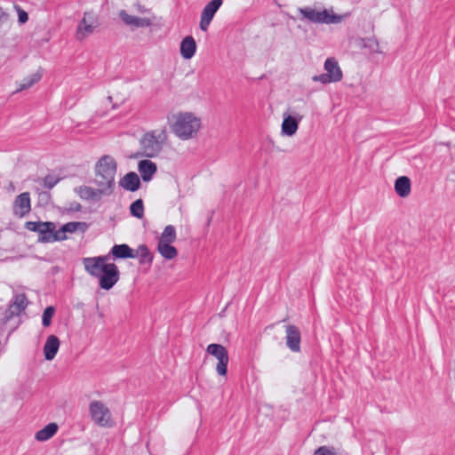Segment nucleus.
I'll list each match as a JSON object with an SVG mask.
<instances>
[{"mask_svg":"<svg viewBox=\"0 0 455 455\" xmlns=\"http://www.w3.org/2000/svg\"><path fill=\"white\" fill-rule=\"evenodd\" d=\"M109 255L87 257L82 259L85 271L99 279L100 287L110 290L119 281L120 271L114 263H108Z\"/></svg>","mask_w":455,"mask_h":455,"instance_id":"obj_1","label":"nucleus"},{"mask_svg":"<svg viewBox=\"0 0 455 455\" xmlns=\"http://www.w3.org/2000/svg\"><path fill=\"white\" fill-rule=\"evenodd\" d=\"M117 170L116 160L109 155L101 156L95 164L94 184L108 195L113 192Z\"/></svg>","mask_w":455,"mask_h":455,"instance_id":"obj_2","label":"nucleus"},{"mask_svg":"<svg viewBox=\"0 0 455 455\" xmlns=\"http://www.w3.org/2000/svg\"><path fill=\"white\" fill-rule=\"evenodd\" d=\"M201 126V120L192 113H180L176 116L172 129V132L181 140L193 138Z\"/></svg>","mask_w":455,"mask_h":455,"instance_id":"obj_3","label":"nucleus"},{"mask_svg":"<svg viewBox=\"0 0 455 455\" xmlns=\"http://www.w3.org/2000/svg\"><path fill=\"white\" fill-rule=\"evenodd\" d=\"M167 140L164 130L147 132L140 140L143 156L147 157L156 156L163 149V145Z\"/></svg>","mask_w":455,"mask_h":455,"instance_id":"obj_4","label":"nucleus"},{"mask_svg":"<svg viewBox=\"0 0 455 455\" xmlns=\"http://www.w3.org/2000/svg\"><path fill=\"white\" fill-rule=\"evenodd\" d=\"M299 12L302 14L303 18L310 22L318 24H338L348 16L347 13L344 15L330 13L327 9L319 12L311 7L299 8Z\"/></svg>","mask_w":455,"mask_h":455,"instance_id":"obj_5","label":"nucleus"},{"mask_svg":"<svg viewBox=\"0 0 455 455\" xmlns=\"http://www.w3.org/2000/svg\"><path fill=\"white\" fill-rule=\"evenodd\" d=\"M206 353L214 356L218 360V363L216 365L217 373L220 376H226L229 362L228 349L220 344L212 343L208 345Z\"/></svg>","mask_w":455,"mask_h":455,"instance_id":"obj_6","label":"nucleus"},{"mask_svg":"<svg viewBox=\"0 0 455 455\" xmlns=\"http://www.w3.org/2000/svg\"><path fill=\"white\" fill-rule=\"evenodd\" d=\"M99 25V17L93 11L84 12V17L77 26V38L82 40L92 34Z\"/></svg>","mask_w":455,"mask_h":455,"instance_id":"obj_7","label":"nucleus"},{"mask_svg":"<svg viewBox=\"0 0 455 455\" xmlns=\"http://www.w3.org/2000/svg\"><path fill=\"white\" fill-rule=\"evenodd\" d=\"M92 419L100 427H107L111 419V413L104 403L100 401H93L89 407Z\"/></svg>","mask_w":455,"mask_h":455,"instance_id":"obj_8","label":"nucleus"},{"mask_svg":"<svg viewBox=\"0 0 455 455\" xmlns=\"http://www.w3.org/2000/svg\"><path fill=\"white\" fill-rule=\"evenodd\" d=\"M28 306V299L24 293L14 296L13 300L10 303L9 307L5 310L4 317L1 319L2 323H7L12 318L19 315L26 309Z\"/></svg>","mask_w":455,"mask_h":455,"instance_id":"obj_9","label":"nucleus"},{"mask_svg":"<svg viewBox=\"0 0 455 455\" xmlns=\"http://www.w3.org/2000/svg\"><path fill=\"white\" fill-rule=\"evenodd\" d=\"M285 341L287 347L293 353L300 352L301 332L296 325L285 326Z\"/></svg>","mask_w":455,"mask_h":455,"instance_id":"obj_10","label":"nucleus"},{"mask_svg":"<svg viewBox=\"0 0 455 455\" xmlns=\"http://www.w3.org/2000/svg\"><path fill=\"white\" fill-rule=\"evenodd\" d=\"M31 211V201L30 194L28 192H23L19 195L12 205L13 214L19 218H22L29 213Z\"/></svg>","mask_w":455,"mask_h":455,"instance_id":"obj_11","label":"nucleus"},{"mask_svg":"<svg viewBox=\"0 0 455 455\" xmlns=\"http://www.w3.org/2000/svg\"><path fill=\"white\" fill-rule=\"evenodd\" d=\"M75 192L83 199L86 201H96L101 196H109L101 188H92L87 186H80L75 188Z\"/></svg>","mask_w":455,"mask_h":455,"instance_id":"obj_12","label":"nucleus"},{"mask_svg":"<svg viewBox=\"0 0 455 455\" xmlns=\"http://www.w3.org/2000/svg\"><path fill=\"white\" fill-rule=\"evenodd\" d=\"M301 119L302 116L299 115H297V116L284 115L282 124V133L287 136L294 135L299 128V124Z\"/></svg>","mask_w":455,"mask_h":455,"instance_id":"obj_13","label":"nucleus"},{"mask_svg":"<svg viewBox=\"0 0 455 455\" xmlns=\"http://www.w3.org/2000/svg\"><path fill=\"white\" fill-rule=\"evenodd\" d=\"M138 170L142 180L148 182L157 172V166L154 162L145 159L139 162Z\"/></svg>","mask_w":455,"mask_h":455,"instance_id":"obj_14","label":"nucleus"},{"mask_svg":"<svg viewBox=\"0 0 455 455\" xmlns=\"http://www.w3.org/2000/svg\"><path fill=\"white\" fill-rule=\"evenodd\" d=\"M140 180L138 174L134 172L126 173L120 180L119 186L124 189L131 192H135L140 188Z\"/></svg>","mask_w":455,"mask_h":455,"instance_id":"obj_15","label":"nucleus"},{"mask_svg":"<svg viewBox=\"0 0 455 455\" xmlns=\"http://www.w3.org/2000/svg\"><path fill=\"white\" fill-rule=\"evenodd\" d=\"M121 20L129 26L135 28H146L151 25V20L148 18H140L128 14L124 10L119 13Z\"/></svg>","mask_w":455,"mask_h":455,"instance_id":"obj_16","label":"nucleus"},{"mask_svg":"<svg viewBox=\"0 0 455 455\" xmlns=\"http://www.w3.org/2000/svg\"><path fill=\"white\" fill-rule=\"evenodd\" d=\"M324 70L333 83L339 82L343 77L342 71L334 58H328L325 60Z\"/></svg>","mask_w":455,"mask_h":455,"instance_id":"obj_17","label":"nucleus"},{"mask_svg":"<svg viewBox=\"0 0 455 455\" xmlns=\"http://www.w3.org/2000/svg\"><path fill=\"white\" fill-rule=\"evenodd\" d=\"M110 254L115 259H135L138 257V253H135V251L126 243L114 245Z\"/></svg>","mask_w":455,"mask_h":455,"instance_id":"obj_18","label":"nucleus"},{"mask_svg":"<svg viewBox=\"0 0 455 455\" xmlns=\"http://www.w3.org/2000/svg\"><path fill=\"white\" fill-rule=\"evenodd\" d=\"M60 347V339L55 335H50L44 346V358L48 361H52L56 354L58 353Z\"/></svg>","mask_w":455,"mask_h":455,"instance_id":"obj_19","label":"nucleus"},{"mask_svg":"<svg viewBox=\"0 0 455 455\" xmlns=\"http://www.w3.org/2000/svg\"><path fill=\"white\" fill-rule=\"evenodd\" d=\"M196 51V44L193 36H186L180 43V54L186 59H191Z\"/></svg>","mask_w":455,"mask_h":455,"instance_id":"obj_20","label":"nucleus"},{"mask_svg":"<svg viewBox=\"0 0 455 455\" xmlns=\"http://www.w3.org/2000/svg\"><path fill=\"white\" fill-rule=\"evenodd\" d=\"M411 180L407 176H400L395 181V191L400 197H407L411 193Z\"/></svg>","mask_w":455,"mask_h":455,"instance_id":"obj_21","label":"nucleus"},{"mask_svg":"<svg viewBox=\"0 0 455 455\" xmlns=\"http://www.w3.org/2000/svg\"><path fill=\"white\" fill-rule=\"evenodd\" d=\"M58 429L59 427L56 423H49L44 428L36 433L35 438L40 442L47 441L57 433Z\"/></svg>","mask_w":455,"mask_h":455,"instance_id":"obj_22","label":"nucleus"},{"mask_svg":"<svg viewBox=\"0 0 455 455\" xmlns=\"http://www.w3.org/2000/svg\"><path fill=\"white\" fill-rule=\"evenodd\" d=\"M43 226L38 231V241L43 243L52 242L53 229L56 228L53 222H43Z\"/></svg>","mask_w":455,"mask_h":455,"instance_id":"obj_23","label":"nucleus"},{"mask_svg":"<svg viewBox=\"0 0 455 455\" xmlns=\"http://www.w3.org/2000/svg\"><path fill=\"white\" fill-rule=\"evenodd\" d=\"M157 251L165 259H173L178 256V250L172 243H157Z\"/></svg>","mask_w":455,"mask_h":455,"instance_id":"obj_24","label":"nucleus"},{"mask_svg":"<svg viewBox=\"0 0 455 455\" xmlns=\"http://www.w3.org/2000/svg\"><path fill=\"white\" fill-rule=\"evenodd\" d=\"M176 228L172 225H168L164 228L163 233L158 238V243H172L176 241Z\"/></svg>","mask_w":455,"mask_h":455,"instance_id":"obj_25","label":"nucleus"},{"mask_svg":"<svg viewBox=\"0 0 455 455\" xmlns=\"http://www.w3.org/2000/svg\"><path fill=\"white\" fill-rule=\"evenodd\" d=\"M135 253H138L140 264H151L154 259L153 254L148 250L146 244L139 245L138 249L135 251Z\"/></svg>","mask_w":455,"mask_h":455,"instance_id":"obj_26","label":"nucleus"},{"mask_svg":"<svg viewBox=\"0 0 455 455\" xmlns=\"http://www.w3.org/2000/svg\"><path fill=\"white\" fill-rule=\"evenodd\" d=\"M223 0H212L203 9L202 15L213 19L215 13L222 5Z\"/></svg>","mask_w":455,"mask_h":455,"instance_id":"obj_27","label":"nucleus"},{"mask_svg":"<svg viewBox=\"0 0 455 455\" xmlns=\"http://www.w3.org/2000/svg\"><path fill=\"white\" fill-rule=\"evenodd\" d=\"M42 76H43V73H42V70H40V69L37 70L36 73L28 76V77H26L23 80V83L20 84L17 92L30 88L31 86H33L34 84L38 83L41 80Z\"/></svg>","mask_w":455,"mask_h":455,"instance_id":"obj_28","label":"nucleus"},{"mask_svg":"<svg viewBox=\"0 0 455 455\" xmlns=\"http://www.w3.org/2000/svg\"><path fill=\"white\" fill-rule=\"evenodd\" d=\"M88 228L89 225L86 222L71 221L63 225V231H66L67 233H74L76 231L84 233Z\"/></svg>","mask_w":455,"mask_h":455,"instance_id":"obj_29","label":"nucleus"},{"mask_svg":"<svg viewBox=\"0 0 455 455\" xmlns=\"http://www.w3.org/2000/svg\"><path fill=\"white\" fill-rule=\"evenodd\" d=\"M362 46L363 48L368 49L371 53L381 52L379 41L375 36L363 38Z\"/></svg>","mask_w":455,"mask_h":455,"instance_id":"obj_30","label":"nucleus"},{"mask_svg":"<svg viewBox=\"0 0 455 455\" xmlns=\"http://www.w3.org/2000/svg\"><path fill=\"white\" fill-rule=\"evenodd\" d=\"M130 212L133 217L141 219L144 216V204L142 199L135 200L130 206Z\"/></svg>","mask_w":455,"mask_h":455,"instance_id":"obj_31","label":"nucleus"},{"mask_svg":"<svg viewBox=\"0 0 455 455\" xmlns=\"http://www.w3.org/2000/svg\"><path fill=\"white\" fill-rule=\"evenodd\" d=\"M54 313H55V308L52 306H49L44 309V311L43 313V316H42V324L44 327H48L51 325L52 319L54 315Z\"/></svg>","mask_w":455,"mask_h":455,"instance_id":"obj_32","label":"nucleus"},{"mask_svg":"<svg viewBox=\"0 0 455 455\" xmlns=\"http://www.w3.org/2000/svg\"><path fill=\"white\" fill-rule=\"evenodd\" d=\"M59 181V178L50 174L46 175L43 180L44 188L48 189H52Z\"/></svg>","mask_w":455,"mask_h":455,"instance_id":"obj_33","label":"nucleus"},{"mask_svg":"<svg viewBox=\"0 0 455 455\" xmlns=\"http://www.w3.org/2000/svg\"><path fill=\"white\" fill-rule=\"evenodd\" d=\"M66 231H63V226L59 229L55 230L53 229L52 235V242L53 241H63L67 239Z\"/></svg>","mask_w":455,"mask_h":455,"instance_id":"obj_34","label":"nucleus"},{"mask_svg":"<svg viewBox=\"0 0 455 455\" xmlns=\"http://www.w3.org/2000/svg\"><path fill=\"white\" fill-rule=\"evenodd\" d=\"M314 455H336V453L332 448L328 446H320L315 451Z\"/></svg>","mask_w":455,"mask_h":455,"instance_id":"obj_35","label":"nucleus"},{"mask_svg":"<svg viewBox=\"0 0 455 455\" xmlns=\"http://www.w3.org/2000/svg\"><path fill=\"white\" fill-rule=\"evenodd\" d=\"M312 79H313V81L320 82L323 84H330V83H333L331 81V79L330 78V76H328V74H326V73L314 76Z\"/></svg>","mask_w":455,"mask_h":455,"instance_id":"obj_36","label":"nucleus"},{"mask_svg":"<svg viewBox=\"0 0 455 455\" xmlns=\"http://www.w3.org/2000/svg\"><path fill=\"white\" fill-rule=\"evenodd\" d=\"M17 12H18V20L20 24H24L28 21V14L27 12H25L24 10H22L20 6L16 5L15 6Z\"/></svg>","mask_w":455,"mask_h":455,"instance_id":"obj_37","label":"nucleus"},{"mask_svg":"<svg viewBox=\"0 0 455 455\" xmlns=\"http://www.w3.org/2000/svg\"><path fill=\"white\" fill-rule=\"evenodd\" d=\"M42 224L43 222L41 221H28L25 224V228L30 231L38 233L39 228H41V227L43 226Z\"/></svg>","mask_w":455,"mask_h":455,"instance_id":"obj_38","label":"nucleus"},{"mask_svg":"<svg viewBox=\"0 0 455 455\" xmlns=\"http://www.w3.org/2000/svg\"><path fill=\"white\" fill-rule=\"evenodd\" d=\"M211 21H212V19L207 18L201 14L200 28L204 31H206L209 28Z\"/></svg>","mask_w":455,"mask_h":455,"instance_id":"obj_39","label":"nucleus"},{"mask_svg":"<svg viewBox=\"0 0 455 455\" xmlns=\"http://www.w3.org/2000/svg\"><path fill=\"white\" fill-rule=\"evenodd\" d=\"M81 208H82L81 204L79 203H76V202L72 203L71 205H70V210L71 211L79 212V211H81Z\"/></svg>","mask_w":455,"mask_h":455,"instance_id":"obj_40","label":"nucleus"}]
</instances>
